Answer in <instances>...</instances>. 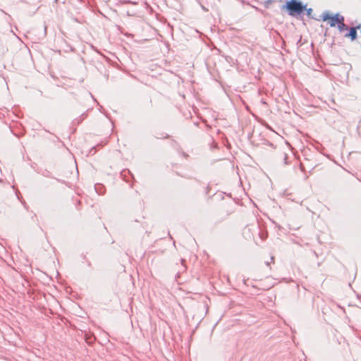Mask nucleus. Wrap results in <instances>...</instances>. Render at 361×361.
<instances>
[{
    "instance_id": "obj_1",
    "label": "nucleus",
    "mask_w": 361,
    "mask_h": 361,
    "mask_svg": "<svg viewBox=\"0 0 361 361\" xmlns=\"http://www.w3.org/2000/svg\"><path fill=\"white\" fill-rule=\"evenodd\" d=\"M282 10L286 11L290 16L300 15L306 9V6L298 0H289L282 6Z\"/></svg>"
},
{
    "instance_id": "obj_5",
    "label": "nucleus",
    "mask_w": 361,
    "mask_h": 361,
    "mask_svg": "<svg viewBox=\"0 0 361 361\" xmlns=\"http://www.w3.org/2000/svg\"><path fill=\"white\" fill-rule=\"evenodd\" d=\"M311 11H312V9H311V8H310V9L308 10V14H310Z\"/></svg>"
},
{
    "instance_id": "obj_2",
    "label": "nucleus",
    "mask_w": 361,
    "mask_h": 361,
    "mask_svg": "<svg viewBox=\"0 0 361 361\" xmlns=\"http://www.w3.org/2000/svg\"><path fill=\"white\" fill-rule=\"evenodd\" d=\"M343 16L339 13L331 15L329 13H324L322 15L321 18L324 22H327L330 27L337 26Z\"/></svg>"
},
{
    "instance_id": "obj_3",
    "label": "nucleus",
    "mask_w": 361,
    "mask_h": 361,
    "mask_svg": "<svg viewBox=\"0 0 361 361\" xmlns=\"http://www.w3.org/2000/svg\"><path fill=\"white\" fill-rule=\"evenodd\" d=\"M361 29V24L355 27H351L348 33L345 34V37L350 38L351 40H355L357 38V30Z\"/></svg>"
},
{
    "instance_id": "obj_4",
    "label": "nucleus",
    "mask_w": 361,
    "mask_h": 361,
    "mask_svg": "<svg viewBox=\"0 0 361 361\" xmlns=\"http://www.w3.org/2000/svg\"><path fill=\"white\" fill-rule=\"evenodd\" d=\"M337 27L340 32H343V30L347 29V26L344 23V17L343 16L342 17V18H341L340 22L337 25Z\"/></svg>"
}]
</instances>
